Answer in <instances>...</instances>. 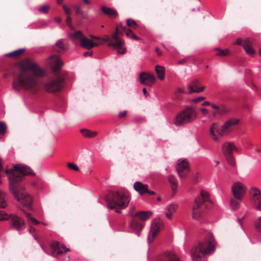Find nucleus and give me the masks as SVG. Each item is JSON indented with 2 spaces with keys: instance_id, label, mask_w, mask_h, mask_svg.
Wrapping results in <instances>:
<instances>
[{
  "instance_id": "obj_1",
  "label": "nucleus",
  "mask_w": 261,
  "mask_h": 261,
  "mask_svg": "<svg viewBox=\"0 0 261 261\" xmlns=\"http://www.w3.org/2000/svg\"><path fill=\"white\" fill-rule=\"evenodd\" d=\"M44 74L43 70L36 63L27 60L20 65L19 71L14 78L13 88L18 91L23 88L36 93L40 89V84L37 77L43 76Z\"/></svg>"
},
{
  "instance_id": "obj_2",
  "label": "nucleus",
  "mask_w": 261,
  "mask_h": 261,
  "mask_svg": "<svg viewBox=\"0 0 261 261\" xmlns=\"http://www.w3.org/2000/svg\"><path fill=\"white\" fill-rule=\"evenodd\" d=\"M5 172L9 178V189L11 194L18 201L21 202L29 209H31L32 198L25 193L22 181L24 176L34 175L33 171L30 167L20 164L14 166L13 169L6 170Z\"/></svg>"
},
{
  "instance_id": "obj_3",
  "label": "nucleus",
  "mask_w": 261,
  "mask_h": 261,
  "mask_svg": "<svg viewBox=\"0 0 261 261\" xmlns=\"http://www.w3.org/2000/svg\"><path fill=\"white\" fill-rule=\"evenodd\" d=\"M215 249L214 239L209 234L203 241L195 244L191 250L193 261H206L205 256L210 254Z\"/></svg>"
},
{
  "instance_id": "obj_4",
  "label": "nucleus",
  "mask_w": 261,
  "mask_h": 261,
  "mask_svg": "<svg viewBox=\"0 0 261 261\" xmlns=\"http://www.w3.org/2000/svg\"><path fill=\"white\" fill-rule=\"evenodd\" d=\"M108 206L111 210H115L117 213H121V209L126 207L129 202L128 195L123 192L111 191L106 196Z\"/></svg>"
},
{
  "instance_id": "obj_5",
  "label": "nucleus",
  "mask_w": 261,
  "mask_h": 261,
  "mask_svg": "<svg viewBox=\"0 0 261 261\" xmlns=\"http://www.w3.org/2000/svg\"><path fill=\"white\" fill-rule=\"evenodd\" d=\"M119 29L118 27H116V31L111 36L109 35H105L103 38H100L99 37L95 36L93 35H90V37L100 41V44H102L105 42H108V46L113 47L114 48H117L119 53L123 54L125 53V48H123L121 50L122 46L124 45V41L122 39H120L118 36L119 33Z\"/></svg>"
},
{
  "instance_id": "obj_6",
  "label": "nucleus",
  "mask_w": 261,
  "mask_h": 261,
  "mask_svg": "<svg viewBox=\"0 0 261 261\" xmlns=\"http://www.w3.org/2000/svg\"><path fill=\"white\" fill-rule=\"evenodd\" d=\"M196 110L191 107H187L177 113L173 119V123L177 126H183L193 122L197 118Z\"/></svg>"
},
{
  "instance_id": "obj_7",
  "label": "nucleus",
  "mask_w": 261,
  "mask_h": 261,
  "mask_svg": "<svg viewBox=\"0 0 261 261\" xmlns=\"http://www.w3.org/2000/svg\"><path fill=\"white\" fill-rule=\"evenodd\" d=\"M196 110L191 107H187L177 113L173 119V123L177 126H183L193 122L197 118Z\"/></svg>"
},
{
  "instance_id": "obj_8",
  "label": "nucleus",
  "mask_w": 261,
  "mask_h": 261,
  "mask_svg": "<svg viewBox=\"0 0 261 261\" xmlns=\"http://www.w3.org/2000/svg\"><path fill=\"white\" fill-rule=\"evenodd\" d=\"M209 196L208 192L201 190L200 195L195 199L192 206L193 218L197 219L202 216L203 213L202 205L204 203L210 201Z\"/></svg>"
},
{
  "instance_id": "obj_9",
  "label": "nucleus",
  "mask_w": 261,
  "mask_h": 261,
  "mask_svg": "<svg viewBox=\"0 0 261 261\" xmlns=\"http://www.w3.org/2000/svg\"><path fill=\"white\" fill-rule=\"evenodd\" d=\"M64 78L58 75L56 78L50 80L43 84L44 89L47 92L55 93L61 91L64 86Z\"/></svg>"
},
{
  "instance_id": "obj_10",
  "label": "nucleus",
  "mask_w": 261,
  "mask_h": 261,
  "mask_svg": "<svg viewBox=\"0 0 261 261\" xmlns=\"http://www.w3.org/2000/svg\"><path fill=\"white\" fill-rule=\"evenodd\" d=\"M69 36L74 43L77 44L80 43L82 47L88 49H91L93 47L97 46L99 45V43H94L91 40L85 37L83 33L80 31H75L72 34H70Z\"/></svg>"
},
{
  "instance_id": "obj_11",
  "label": "nucleus",
  "mask_w": 261,
  "mask_h": 261,
  "mask_svg": "<svg viewBox=\"0 0 261 261\" xmlns=\"http://www.w3.org/2000/svg\"><path fill=\"white\" fill-rule=\"evenodd\" d=\"M251 201L253 207L257 211L261 212V191L258 188L253 187L250 189Z\"/></svg>"
},
{
  "instance_id": "obj_12",
  "label": "nucleus",
  "mask_w": 261,
  "mask_h": 261,
  "mask_svg": "<svg viewBox=\"0 0 261 261\" xmlns=\"http://www.w3.org/2000/svg\"><path fill=\"white\" fill-rule=\"evenodd\" d=\"M8 220L10 221V227L12 229L19 231L24 227L25 223L24 220L16 215H9Z\"/></svg>"
},
{
  "instance_id": "obj_13",
  "label": "nucleus",
  "mask_w": 261,
  "mask_h": 261,
  "mask_svg": "<svg viewBox=\"0 0 261 261\" xmlns=\"http://www.w3.org/2000/svg\"><path fill=\"white\" fill-rule=\"evenodd\" d=\"M224 133L222 131V127L217 122L213 123L210 127V136L214 141H218L219 137H222Z\"/></svg>"
},
{
  "instance_id": "obj_14",
  "label": "nucleus",
  "mask_w": 261,
  "mask_h": 261,
  "mask_svg": "<svg viewBox=\"0 0 261 261\" xmlns=\"http://www.w3.org/2000/svg\"><path fill=\"white\" fill-rule=\"evenodd\" d=\"M246 191V187L240 182H236L231 187V192L233 197L238 199H243Z\"/></svg>"
},
{
  "instance_id": "obj_15",
  "label": "nucleus",
  "mask_w": 261,
  "mask_h": 261,
  "mask_svg": "<svg viewBox=\"0 0 261 261\" xmlns=\"http://www.w3.org/2000/svg\"><path fill=\"white\" fill-rule=\"evenodd\" d=\"M139 81L141 84L151 87L155 83V78L153 74L142 72L139 75Z\"/></svg>"
},
{
  "instance_id": "obj_16",
  "label": "nucleus",
  "mask_w": 261,
  "mask_h": 261,
  "mask_svg": "<svg viewBox=\"0 0 261 261\" xmlns=\"http://www.w3.org/2000/svg\"><path fill=\"white\" fill-rule=\"evenodd\" d=\"M162 226V223L159 220L154 221L151 225L149 236L148 240L150 243L156 237L157 234L160 231Z\"/></svg>"
},
{
  "instance_id": "obj_17",
  "label": "nucleus",
  "mask_w": 261,
  "mask_h": 261,
  "mask_svg": "<svg viewBox=\"0 0 261 261\" xmlns=\"http://www.w3.org/2000/svg\"><path fill=\"white\" fill-rule=\"evenodd\" d=\"M189 170V165L187 160H179L177 167V170L179 176L181 178H185L186 172Z\"/></svg>"
},
{
  "instance_id": "obj_18",
  "label": "nucleus",
  "mask_w": 261,
  "mask_h": 261,
  "mask_svg": "<svg viewBox=\"0 0 261 261\" xmlns=\"http://www.w3.org/2000/svg\"><path fill=\"white\" fill-rule=\"evenodd\" d=\"M51 248L54 256L60 255L69 251V249H67L64 244H60L58 242H53L51 245Z\"/></svg>"
},
{
  "instance_id": "obj_19",
  "label": "nucleus",
  "mask_w": 261,
  "mask_h": 261,
  "mask_svg": "<svg viewBox=\"0 0 261 261\" xmlns=\"http://www.w3.org/2000/svg\"><path fill=\"white\" fill-rule=\"evenodd\" d=\"M132 220L130 223V227L133 231L139 234L140 231L142 229L143 225L141 221L138 220L136 217L134 216V214L131 213Z\"/></svg>"
},
{
  "instance_id": "obj_20",
  "label": "nucleus",
  "mask_w": 261,
  "mask_h": 261,
  "mask_svg": "<svg viewBox=\"0 0 261 261\" xmlns=\"http://www.w3.org/2000/svg\"><path fill=\"white\" fill-rule=\"evenodd\" d=\"M188 88L189 90L188 93L191 94L193 93H199L203 91L205 89V86H200L199 81L195 80L188 85Z\"/></svg>"
},
{
  "instance_id": "obj_21",
  "label": "nucleus",
  "mask_w": 261,
  "mask_h": 261,
  "mask_svg": "<svg viewBox=\"0 0 261 261\" xmlns=\"http://www.w3.org/2000/svg\"><path fill=\"white\" fill-rule=\"evenodd\" d=\"M222 149L224 156L232 155L233 150L237 152L239 151L238 148L232 143L228 142L223 144Z\"/></svg>"
},
{
  "instance_id": "obj_22",
  "label": "nucleus",
  "mask_w": 261,
  "mask_h": 261,
  "mask_svg": "<svg viewBox=\"0 0 261 261\" xmlns=\"http://www.w3.org/2000/svg\"><path fill=\"white\" fill-rule=\"evenodd\" d=\"M239 120L237 119L231 118L226 121L221 126L222 131L224 134L229 133L231 130L232 126L238 124Z\"/></svg>"
},
{
  "instance_id": "obj_23",
  "label": "nucleus",
  "mask_w": 261,
  "mask_h": 261,
  "mask_svg": "<svg viewBox=\"0 0 261 261\" xmlns=\"http://www.w3.org/2000/svg\"><path fill=\"white\" fill-rule=\"evenodd\" d=\"M242 46L248 55L253 56L255 53V50L252 47V43L249 39L244 40Z\"/></svg>"
},
{
  "instance_id": "obj_24",
  "label": "nucleus",
  "mask_w": 261,
  "mask_h": 261,
  "mask_svg": "<svg viewBox=\"0 0 261 261\" xmlns=\"http://www.w3.org/2000/svg\"><path fill=\"white\" fill-rule=\"evenodd\" d=\"M51 63L54 65L53 70L57 72L63 65L61 59L56 55H53L50 57Z\"/></svg>"
},
{
  "instance_id": "obj_25",
  "label": "nucleus",
  "mask_w": 261,
  "mask_h": 261,
  "mask_svg": "<svg viewBox=\"0 0 261 261\" xmlns=\"http://www.w3.org/2000/svg\"><path fill=\"white\" fill-rule=\"evenodd\" d=\"M159 261H180V260L175 254L166 252L161 256Z\"/></svg>"
},
{
  "instance_id": "obj_26",
  "label": "nucleus",
  "mask_w": 261,
  "mask_h": 261,
  "mask_svg": "<svg viewBox=\"0 0 261 261\" xmlns=\"http://www.w3.org/2000/svg\"><path fill=\"white\" fill-rule=\"evenodd\" d=\"M152 214V212L151 211H140L134 214V217H136V218H139L142 221H145L148 219Z\"/></svg>"
},
{
  "instance_id": "obj_27",
  "label": "nucleus",
  "mask_w": 261,
  "mask_h": 261,
  "mask_svg": "<svg viewBox=\"0 0 261 261\" xmlns=\"http://www.w3.org/2000/svg\"><path fill=\"white\" fill-rule=\"evenodd\" d=\"M148 186L147 185H144L140 181H137L134 184V188L140 193L141 195H144L147 191Z\"/></svg>"
},
{
  "instance_id": "obj_28",
  "label": "nucleus",
  "mask_w": 261,
  "mask_h": 261,
  "mask_svg": "<svg viewBox=\"0 0 261 261\" xmlns=\"http://www.w3.org/2000/svg\"><path fill=\"white\" fill-rule=\"evenodd\" d=\"M211 107L215 110H218V113H219V115H223L227 114L229 110V109L226 107L224 105H221L220 106H217L215 104H212Z\"/></svg>"
},
{
  "instance_id": "obj_29",
  "label": "nucleus",
  "mask_w": 261,
  "mask_h": 261,
  "mask_svg": "<svg viewBox=\"0 0 261 261\" xmlns=\"http://www.w3.org/2000/svg\"><path fill=\"white\" fill-rule=\"evenodd\" d=\"M168 180L172 191V195L174 196L176 192L177 188V182L175 177L173 175L168 177Z\"/></svg>"
},
{
  "instance_id": "obj_30",
  "label": "nucleus",
  "mask_w": 261,
  "mask_h": 261,
  "mask_svg": "<svg viewBox=\"0 0 261 261\" xmlns=\"http://www.w3.org/2000/svg\"><path fill=\"white\" fill-rule=\"evenodd\" d=\"M100 10L105 15H108L110 16H117L118 15L117 12L114 9L107 7L104 6H102L100 7Z\"/></svg>"
},
{
  "instance_id": "obj_31",
  "label": "nucleus",
  "mask_w": 261,
  "mask_h": 261,
  "mask_svg": "<svg viewBox=\"0 0 261 261\" xmlns=\"http://www.w3.org/2000/svg\"><path fill=\"white\" fill-rule=\"evenodd\" d=\"M242 199H238L234 197L230 198V206L231 210L233 211L239 208L240 202Z\"/></svg>"
},
{
  "instance_id": "obj_32",
  "label": "nucleus",
  "mask_w": 261,
  "mask_h": 261,
  "mask_svg": "<svg viewBox=\"0 0 261 261\" xmlns=\"http://www.w3.org/2000/svg\"><path fill=\"white\" fill-rule=\"evenodd\" d=\"M178 204H171L169 205L167 211L168 212L166 214V217L169 219H171L172 218V213L176 212L178 208Z\"/></svg>"
},
{
  "instance_id": "obj_33",
  "label": "nucleus",
  "mask_w": 261,
  "mask_h": 261,
  "mask_svg": "<svg viewBox=\"0 0 261 261\" xmlns=\"http://www.w3.org/2000/svg\"><path fill=\"white\" fill-rule=\"evenodd\" d=\"M155 71L156 73L158 78L163 80L165 77V68L163 66L156 65L155 68Z\"/></svg>"
},
{
  "instance_id": "obj_34",
  "label": "nucleus",
  "mask_w": 261,
  "mask_h": 261,
  "mask_svg": "<svg viewBox=\"0 0 261 261\" xmlns=\"http://www.w3.org/2000/svg\"><path fill=\"white\" fill-rule=\"evenodd\" d=\"M24 52V49L21 48L16 50L13 51L11 53L7 54L6 56L12 58H18Z\"/></svg>"
},
{
  "instance_id": "obj_35",
  "label": "nucleus",
  "mask_w": 261,
  "mask_h": 261,
  "mask_svg": "<svg viewBox=\"0 0 261 261\" xmlns=\"http://www.w3.org/2000/svg\"><path fill=\"white\" fill-rule=\"evenodd\" d=\"M81 133L84 137L87 138H93L97 134L96 132L91 131L90 130L87 129H82L81 130Z\"/></svg>"
},
{
  "instance_id": "obj_36",
  "label": "nucleus",
  "mask_w": 261,
  "mask_h": 261,
  "mask_svg": "<svg viewBox=\"0 0 261 261\" xmlns=\"http://www.w3.org/2000/svg\"><path fill=\"white\" fill-rule=\"evenodd\" d=\"M117 27L119 28L120 31L118 35L119 38H120L119 36V34H122V32H125L127 36L129 37H132V34L134 33L130 30L127 29L125 27H122L121 25H120V27L118 25ZM119 39H121L120 38Z\"/></svg>"
},
{
  "instance_id": "obj_37",
  "label": "nucleus",
  "mask_w": 261,
  "mask_h": 261,
  "mask_svg": "<svg viewBox=\"0 0 261 261\" xmlns=\"http://www.w3.org/2000/svg\"><path fill=\"white\" fill-rule=\"evenodd\" d=\"M7 206V203L5 200V193L0 191V208H5Z\"/></svg>"
},
{
  "instance_id": "obj_38",
  "label": "nucleus",
  "mask_w": 261,
  "mask_h": 261,
  "mask_svg": "<svg viewBox=\"0 0 261 261\" xmlns=\"http://www.w3.org/2000/svg\"><path fill=\"white\" fill-rule=\"evenodd\" d=\"M24 214L25 215L26 217H27L28 221H29L31 223H32L33 224H38L40 223V222L38 221L37 220H36L35 218H33L31 214L27 213V212L24 211V210H22Z\"/></svg>"
},
{
  "instance_id": "obj_39",
  "label": "nucleus",
  "mask_w": 261,
  "mask_h": 261,
  "mask_svg": "<svg viewBox=\"0 0 261 261\" xmlns=\"http://www.w3.org/2000/svg\"><path fill=\"white\" fill-rule=\"evenodd\" d=\"M254 226L258 232L261 233V216L255 219L254 222Z\"/></svg>"
},
{
  "instance_id": "obj_40",
  "label": "nucleus",
  "mask_w": 261,
  "mask_h": 261,
  "mask_svg": "<svg viewBox=\"0 0 261 261\" xmlns=\"http://www.w3.org/2000/svg\"><path fill=\"white\" fill-rule=\"evenodd\" d=\"M215 50L217 51V55L221 57L226 56L229 55V50L226 49L224 50L221 49L219 48H215Z\"/></svg>"
},
{
  "instance_id": "obj_41",
  "label": "nucleus",
  "mask_w": 261,
  "mask_h": 261,
  "mask_svg": "<svg viewBox=\"0 0 261 261\" xmlns=\"http://www.w3.org/2000/svg\"><path fill=\"white\" fill-rule=\"evenodd\" d=\"M226 159L227 161V163L232 166H234L236 165V163L234 161V159L232 156V155H229L227 156H225Z\"/></svg>"
},
{
  "instance_id": "obj_42",
  "label": "nucleus",
  "mask_w": 261,
  "mask_h": 261,
  "mask_svg": "<svg viewBox=\"0 0 261 261\" xmlns=\"http://www.w3.org/2000/svg\"><path fill=\"white\" fill-rule=\"evenodd\" d=\"M56 46L57 47H58V48H59L62 50H65L66 49L65 45L63 43L62 40H58L56 43Z\"/></svg>"
},
{
  "instance_id": "obj_43",
  "label": "nucleus",
  "mask_w": 261,
  "mask_h": 261,
  "mask_svg": "<svg viewBox=\"0 0 261 261\" xmlns=\"http://www.w3.org/2000/svg\"><path fill=\"white\" fill-rule=\"evenodd\" d=\"M7 128V126L5 123L0 121V134L4 135Z\"/></svg>"
},
{
  "instance_id": "obj_44",
  "label": "nucleus",
  "mask_w": 261,
  "mask_h": 261,
  "mask_svg": "<svg viewBox=\"0 0 261 261\" xmlns=\"http://www.w3.org/2000/svg\"><path fill=\"white\" fill-rule=\"evenodd\" d=\"M127 24L129 27H130L133 29H135L137 27V23L136 21L132 19H128L127 20Z\"/></svg>"
},
{
  "instance_id": "obj_45",
  "label": "nucleus",
  "mask_w": 261,
  "mask_h": 261,
  "mask_svg": "<svg viewBox=\"0 0 261 261\" xmlns=\"http://www.w3.org/2000/svg\"><path fill=\"white\" fill-rule=\"evenodd\" d=\"M9 215L6 214L3 211H0V221L8 220Z\"/></svg>"
},
{
  "instance_id": "obj_46",
  "label": "nucleus",
  "mask_w": 261,
  "mask_h": 261,
  "mask_svg": "<svg viewBox=\"0 0 261 261\" xmlns=\"http://www.w3.org/2000/svg\"><path fill=\"white\" fill-rule=\"evenodd\" d=\"M48 9H49V7L47 5H44V6L41 7L39 9V11L44 14H46L47 13Z\"/></svg>"
},
{
  "instance_id": "obj_47",
  "label": "nucleus",
  "mask_w": 261,
  "mask_h": 261,
  "mask_svg": "<svg viewBox=\"0 0 261 261\" xmlns=\"http://www.w3.org/2000/svg\"><path fill=\"white\" fill-rule=\"evenodd\" d=\"M68 167L69 168L72 169L75 171H79V167L74 163H69L68 164Z\"/></svg>"
},
{
  "instance_id": "obj_48",
  "label": "nucleus",
  "mask_w": 261,
  "mask_h": 261,
  "mask_svg": "<svg viewBox=\"0 0 261 261\" xmlns=\"http://www.w3.org/2000/svg\"><path fill=\"white\" fill-rule=\"evenodd\" d=\"M74 9L75 11L76 14L80 15V14H83V11H82L81 8L79 6H77V5L74 6Z\"/></svg>"
},
{
  "instance_id": "obj_49",
  "label": "nucleus",
  "mask_w": 261,
  "mask_h": 261,
  "mask_svg": "<svg viewBox=\"0 0 261 261\" xmlns=\"http://www.w3.org/2000/svg\"><path fill=\"white\" fill-rule=\"evenodd\" d=\"M63 8L64 9V12L67 15H69L70 14V9L68 8L67 6L65 5H64L63 6Z\"/></svg>"
},
{
  "instance_id": "obj_50",
  "label": "nucleus",
  "mask_w": 261,
  "mask_h": 261,
  "mask_svg": "<svg viewBox=\"0 0 261 261\" xmlns=\"http://www.w3.org/2000/svg\"><path fill=\"white\" fill-rule=\"evenodd\" d=\"M71 17H66V22L67 24L71 28H72V26L71 24Z\"/></svg>"
},
{
  "instance_id": "obj_51",
  "label": "nucleus",
  "mask_w": 261,
  "mask_h": 261,
  "mask_svg": "<svg viewBox=\"0 0 261 261\" xmlns=\"http://www.w3.org/2000/svg\"><path fill=\"white\" fill-rule=\"evenodd\" d=\"M205 99L204 97H199L198 98L194 99L192 101L195 103H198Z\"/></svg>"
},
{
  "instance_id": "obj_52",
  "label": "nucleus",
  "mask_w": 261,
  "mask_h": 261,
  "mask_svg": "<svg viewBox=\"0 0 261 261\" xmlns=\"http://www.w3.org/2000/svg\"><path fill=\"white\" fill-rule=\"evenodd\" d=\"M126 113H127V111H123V112H120L119 113V117L120 118L124 117L126 116Z\"/></svg>"
},
{
  "instance_id": "obj_53",
  "label": "nucleus",
  "mask_w": 261,
  "mask_h": 261,
  "mask_svg": "<svg viewBox=\"0 0 261 261\" xmlns=\"http://www.w3.org/2000/svg\"><path fill=\"white\" fill-rule=\"evenodd\" d=\"M243 42H244V40H243L241 38H238L237 40V41L235 44L240 45H242V44H243Z\"/></svg>"
},
{
  "instance_id": "obj_54",
  "label": "nucleus",
  "mask_w": 261,
  "mask_h": 261,
  "mask_svg": "<svg viewBox=\"0 0 261 261\" xmlns=\"http://www.w3.org/2000/svg\"><path fill=\"white\" fill-rule=\"evenodd\" d=\"M200 111L204 115H207L208 113V110L204 108L200 109Z\"/></svg>"
},
{
  "instance_id": "obj_55",
  "label": "nucleus",
  "mask_w": 261,
  "mask_h": 261,
  "mask_svg": "<svg viewBox=\"0 0 261 261\" xmlns=\"http://www.w3.org/2000/svg\"><path fill=\"white\" fill-rule=\"evenodd\" d=\"M244 218H245V217L244 216L241 218L238 219V223H239V224L241 226H243V220L244 219Z\"/></svg>"
},
{
  "instance_id": "obj_56",
  "label": "nucleus",
  "mask_w": 261,
  "mask_h": 261,
  "mask_svg": "<svg viewBox=\"0 0 261 261\" xmlns=\"http://www.w3.org/2000/svg\"><path fill=\"white\" fill-rule=\"evenodd\" d=\"M177 93H184V94L187 93L183 89L180 88H177Z\"/></svg>"
},
{
  "instance_id": "obj_57",
  "label": "nucleus",
  "mask_w": 261,
  "mask_h": 261,
  "mask_svg": "<svg viewBox=\"0 0 261 261\" xmlns=\"http://www.w3.org/2000/svg\"><path fill=\"white\" fill-rule=\"evenodd\" d=\"M155 52L156 53L157 55L159 56L162 55V51L160 50V49L156 47L155 48Z\"/></svg>"
},
{
  "instance_id": "obj_58",
  "label": "nucleus",
  "mask_w": 261,
  "mask_h": 261,
  "mask_svg": "<svg viewBox=\"0 0 261 261\" xmlns=\"http://www.w3.org/2000/svg\"><path fill=\"white\" fill-rule=\"evenodd\" d=\"M133 39H134L136 40H141V38L137 36L135 34H132V37Z\"/></svg>"
},
{
  "instance_id": "obj_59",
  "label": "nucleus",
  "mask_w": 261,
  "mask_h": 261,
  "mask_svg": "<svg viewBox=\"0 0 261 261\" xmlns=\"http://www.w3.org/2000/svg\"><path fill=\"white\" fill-rule=\"evenodd\" d=\"M186 61H187V59H186V58L182 59L178 61V64H183L185 63H186Z\"/></svg>"
},
{
  "instance_id": "obj_60",
  "label": "nucleus",
  "mask_w": 261,
  "mask_h": 261,
  "mask_svg": "<svg viewBox=\"0 0 261 261\" xmlns=\"http://www.w3.org/2000/svg\"><path fill=\"white\" fill-rule=\"evenodd\" d=\"M55 21L57 23H60L62 21L61 17H55Z\"/></svg>"
},
{
  "instance_id": "obj_61",
  "label": "nucleus",
  "mask_w": 261,
  "mask_h": 261,
  "mask_svg": "<svg viewBox=\"0 0 261 261\" xmlns=\"http://www.w3.org/2000/svg\"><path fill=\"white\" fill-rule=\"evenodd\" d=\"M212 105V104H211V103L208 101H205L202 103V106H211Z\"/></svg>"
},
{
  "instance_id": "obj_62",
  "label": "nucleus",
  "mask_w": 261,
  "mask_h": 261,
  "mask_svg": "<svg viewBox=\"0 0 261 261\" xmlns=\"http://www.w3.org/2000/svg\"><path fill=\"white\" fill-rule=\"evenodd\" d=\"M218 115H219V113H218V110H215L213 112V116L214 117H216Z\"/></svg>"
},
{
  "instance_id": "obj_63",
  "label": "nucleus",
  "mask_w": 261,
  "mask_h": 261,
  "mask_svg": "<svg viewBox=\"0 0 261 261\" xmlns=\"http://www.w3.org/2000/svg\"><path fill=\"white\" fill-rule=\"evenodd\" d=\"M146 193H147L150 195H154L155 194L154 192L148 190V188L147 189V191L146 192Z\"/></svg>"
},
{
  "instance_id": "obj_64",
  "label": "nucleus",
  "mask_w": 261,
  "mask_h": 261,
  "mask_svg": "<svg viewBox=\"0 0 261 261\" xmlns=\"http://www.w3.org/2000/svg\"><path fill=\"white\" fill-rule=\"evenodd\" d=\"M35 229L33 227H31L30 228V232L31 233H33L35 231Z\"/></svg>"
}]
</instances>
